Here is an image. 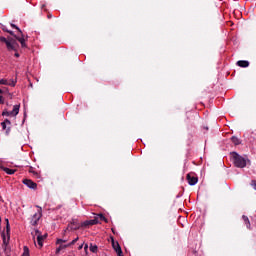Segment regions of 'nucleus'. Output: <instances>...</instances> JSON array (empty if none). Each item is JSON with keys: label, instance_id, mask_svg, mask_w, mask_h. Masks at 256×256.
Here are the masks:
<instances>
[{"label": "nucleus", "instance_id": "obj_8", "mask_svg": "<svg viewBox=\"0 0 256 256\" xmlns=\"http://www.w3.org/2000/svg\"><path fill=\"white\" fill-rule=\"evenodd\" d=\"M111 239H112V247L114 251H116L118 256H122L123 250L121 249V245H119V242H115V239L113 237Z\"/></svg>", "mask_w": 256, "mask_h": 256}, {"label": "nucleus", "instance_id": "obj_25", "mask_svg": "<svg viewBox=\"0 0 256 256\" xmlns=\"http://www.w3.org/2000/svg\"><path fill=\"white\" fill-rule=\"evenodd\" d=\"M57 245H61V243H67V240H63L61 238L57 239L56 241Z\"/></svg>", "mask_w": 256, "mask_h": 256}, {"label": "nucleus", "instance_id": "obj_33", "mask_svg": "<svg viewBox=\"0 0 256 256\" xmlns=\"http://www.w3.org/2000/svg\"><path fill=\"white\" fill-rule=\"evenodd\" d=\"M8 33H9V35H12V37H15V32H13V31H11V30H8Z\"/></svg>", "mask_w": 256, "mask_h": 256}, {"label": "nucleus", "instance_id": "obj_18", "mask_svg": "<svg viewBox=\"0 0 256 256\" xmlns=\"http://www.w3.org/2000/svg\"><path fill=\"white\" fill-rule=\"evenodd\" d=\"M231 141H232V143H234V145H241V140H239V138H237V136H232Z\"/></svg>", "mask_w": 256, "mask_h": 256}, {"label": "nucleus", "instance_id": "obj_13", "mask_svg": "<svg viewBox=\"0 0 256 256\" xmlns=\"http://www.w3.org/2000/svg\"><path fill=\"white\" fill-rule=\"evenodd\" d=\"M236 65H238V67L247 68L249 67V61L240 60V61H237Z\"/></svg>", "mask_w": 256, "mask_h": 256}, {"label": "nucleus", "instance_id": "obj_26", "mask_svg": "<svg viewBox=\"0 0 256 256\" xmlns=\"http://www.w3.org/2000/svg\"><path fill=\"white\" fill-rule=\"evenodd\" d=\"M10 25H11L12 29H16L17 31H19L21 29V28H19L17 25H15L13 23H11Z\"/></svg>", "mask_w": 256, "mask_h": 256}, {"label": "nucleus", "instance_id": "obj_2", "mask_svg": "<svg viewBox=\"0 0 256 256\" xmlns=\"http://www.w3.org/2000/svg\"><path fill=\"white\" fill-rule=\"evenodd\" d=\"M6 221V234L5 231L1 233V237L4 245H9V239H11V226L9 225V219H5Z\"/></svg>", "mask_w": 256, "mask_h": 256}, {"label": "nucleus", "instance_id": "obj_3", "mask_svg": "<svg viewBox=\"0 0 256 256\" xmlns=\"http://www.w3.org/2000/svg\"><path fill=\"white\" fill-rule=\"evenodd\" d=\"M19 109H21V105L16 104L13 107L12 111H7V109H4L2 112L3 117H17L19 115Z\"/></svg>", "mask_w": 256, "mask_h": 256}, {"label": "nucleus", "instance_id": "obj_21", "mask_svg": "<svg viewBox=\"0 0 256 256\" xmlns=\"http://www.w3.org/2000/svg\"><path fill=\"white\" fill-rule=\"evenodd\" d=\"M98 219H100V221H104L105 223H109V221L105 218V215L103 214H97Z\"/></svg>", "mask_w": 256, "mask_h": 256}, {"label": "nucleus", "instance_id": "obj_27", "mask_svg": "<svg viewBox=\"0 0 256 256\" xmlns=\"http://www.w3.org/2000/svg\"><path fill=\"white\" fill-rule=\"evenodd\" d=\"M2 31H5V33H8L9 29H7V26L2 25L1 27Z\"/></svg>", "mask_w": 256, "mask_h": 256}, {"label": "nucleus", "instance_id": "obj_41", "mask_svg": "<svg viewBox=\"0 0 256 256\" xmlns=\"http://www.w3.org/2000/svg\"><path fill=\"white\" fill-rule=\"evenodd\" d=\"M0 223H1V217H0Z\"/></svg>", "mask_w": 256, "mask_h": 256}, {"label": "nucleus", "instance_id": "obj_22", "mask_svg": "<svg viewBox=\"0 0 256 256\" xmlns=\"http://www.w3.org/2000/svg\"><path fill=\"white\" fill-rule=\"evenodd\" d=\"M17 84V79H15V80H9L8 81V85L10 86V87H15V85Z\"/></svg>", "mask_w": 256, "mask_h": 256}, {"label": "nucleus", "instance_id": "obj_37", "mask_svg": "<svg viewBox=\"0 0 256 256\" xmlns=\"http://www.w3.org/2000/svg\"><path fill=\"white\" fill-rule=\"evenodd\" d=\"M0 103H3V96H0Z\"/></svg>", "mask_w": 256, "mask_h": 256}, {"label": "nucleus", "instance_id": "obj_31", "mask_svg": "<svg viewBox=\"0 0 256 256\" xmlns=\"http://www.w3.org/2000/svg\"><path fill=\"white\" fill-rule=\"evenodd\" d=\"M251 185L256 190V180H252Z\"/></svg>", "mask_w": 256, "mask_h": 256}, {"label": "nucleus", "instance_id": "obj_39", "mask_svg": "<svg viewBox=\"0 0 256 256\" xmlns=\"http://www.w3.org/2000/svg\"><path fill=\"white\" fill-rule=\"evenodd\" d=\"M204 129H206V131H209V127H207V126H206V127H204Z\"/></svg>", "mask_w": 256, "mask_h": 256}, {"label": "nucleus", "instance_id": "obj_24", "mask_svg": "<svg viewBox=\"0 0 256 256\" xmlns=\"http://www.w3.org/2000/svg\"><path fill=\"white\" fill-rule=\"evenodd\" d=\"M0 85H9V81L7 79H1Z\"/></svg>", "mask_w": 256, "mask_h": 256}, {"label": "nucleus", "instance_id": "obj_1", "mask_svg": "<svg viewBox=\"0 0 256 256\" xmlns=\"http://www.w3.org/2000/svg\"><path fill=\"white\" fill-rule=\"evenodd\" d=\"M230 155L234 166L238 169H245V167H247V163L251 164V160H249L247 156L243 157L237 152H231Z\"/></svg>", "mask_w": 256, "mask_h": 256}, {"label": "nucleus", "instance_id": "obj_20", "mask_svg": "<svg viewBox=\"0 0 256 256\" xmlns=\"http://www.w3.org/2000/svg\"><path fill=\"white\" fill-rule=\"evenodd\" d=\"M79 241V237H76L72 242L65 244L63 247H71V245H75Z\"/></svg>", "mask_w": 256, "mask_h": 256}, {"label": "nucleus", "instance_id": "obj_32", "mask_svg": "<svg viewBox=\"0 0 256 256\" xmlns=\"http://www.w3.org/2000/svg\"><path fill=\"white\" fill-rule=\"evenodd\" d=\"M88 249H89V245H88V244H85V245H84V251H85V253H87Z\"/></svg>", "mask_w": 256, "mask_h": 256}, {"label": "nucleus", "instance_id": "obj_17", "mask_svg": "<svg viewBox=\"0 0 256 256\" xmlns=\"http://www.w3.org/2000/svg\"><path fill=\"white\" fill-rule=\"evenodd\" d=\"M88 222H89L90 226H92V225H99V217H95L92 220H88Z\"/></svg>", "mask_w": 256, "mask_h": 256}, {"label": "nucleus", "instance_id": "obj_40", "mask_svg": "<svg viewBox=\"0 0 256 256\" xmlns=\"http://www.w3.org/2000/svg\"><path fill=\"white\" fill-rule=\"evenodd\" d=\"M3 93V90L2 89H0V97H1V94Z\"/></svg>", "mask_w": 256, "mask_h": 256}, {"label": "nucleus", "instance_id": "obj_6", "mask_svg": "<svg viewBox=\"0 0 256 256\" xmlns=\"http://www.w3.org/2000/svg\"><path fill=\"white\" fill-rule=\"evenodd\" d=\"M38 209H39V211H38V213H35L33 216H32V218H31V221H30V224L31 225H33L34 227L36 226V225H38V223H39V219H41V217H43V214H42V208L41 207H39V206H36Z\"/></svg>", "mask_w": 256, "mask_h": 256}, {"label": "nucleus", "instance_id": "obj_5", "mask_svg": "<svg viewBox=\"0 0 256 256\" xmlns=\"http://www.w3.org/2000/svg\"><path fill=\"white\" fill-rule=\"evenodd\" d=\"M14 38L16 41H19L22 49H27V43H25V35L23 34V31L18 30V34L14 35Z\"/></svg>", "mask_w": 256, "mask_h": 256}, {"label": "nucleus", "instance_id": "obj_35", "mask_svg": "<svg viewBox=\"0 0 256 256\" xmlns=\"http://www.w3.org/2000/svg\"><path fill=\"white\" fill-rule=\"evenodd\" d=\"M81 249H83V244H81L79 247H78V250L81 251Z\"/></svg>", "mask_w": 256, "mask_h": 256}, {"label": "nucleus", "instance_id": "obj_9", "mask_svg": "<svg viewBox=\"0 0 256 256\" xmlns=\"http://www.w3.org/2000/svg\"><path fill=\"white\" fill-rule=\"evenodd\" d=\"M35 233L37 236V243L39 245V247H43V241H45V239H47V234L41 235V232L39 230H35Z\"/></svg>", "mask_w": 256, "mask_h": 256}, {"label": "nucleus", "instance_id": "obj_11", "mask_svg": "<svg viewBox=\"0 0 256 256\" xmlns=\"http://www.w3.org/2000/svg\"><path fill=\"white\" fill-rule=\"evenodd\" d=\"M8 41L10 43V46L12 48H7L8 51H17V49H19V43H17V40H15L14 38H8Z\"/></svg>", "mask_w": 256, "mask_h": 256}, {"label": "nucleus", "instance_id": "obj_38", "mask_svg": "<svg viewBox=\"0 0 256 256\" xmlns=\"http://www.w3.org/2000/svg\"><path fill=\"white\" fill-rule=\"evenodd\" d=\"M111 231H112V233L115 235V233H116V232H115V228H112Z\"/></svg>", "mask_w": 256, "mask_h": 256}, {"label": "nucleus", "instance_id": "obj_7", "mask_svg": "<svg viewBox=\"0 0 256 256\" xmlns=\"http://www.w3.org/2000/svg\"><path fill=\"white\" fill-rule=\"evenodd\" d=\"M186 179L188 181V185H197V183L199 182V178H197V176L193 175V173H188L186 176Z\"/></svg>", "mask_w": 256, "mask_h": 256}, {"label": "nucleus", "instance_id": "obj_34", "mask_svg": "<svg viewBox=\"0 0 256 256\" xmlns=\"http://www.w3.org/2000/svg\"><path fill=\"white\" fill-rule=\"evenodd\" d=\"M65 245H61L58 249H57V251H61V249H67V247H64Z\"/></svg>", "mask_w": 256, "mask_h": 256}, {"label": "nucleus", "instance_id": "obj_16", "mask_svg": "<svg viewBox=\"0 0 256 256\" xmlns=\"http://www.w3.org/2000/svg\"><path fill=\"white\" fill-rule=\"evenodd\" d=\"M89 249L91 253H97V251H99V247L97 245H93V243L90 244Z\"/></svg>", "mask_w": 256, "mask_h": 256}, {"label": "nucleus", "instance_id": "obj_19", "mask_svg": "<svg viewBox=\"0 0 256 256\" xmlns=\"http://www.w3.org/2000/svg\"><path fill=\"white\" fill-rule=\"evenodd\" d=\"M72 229H75V225L71 224V221H70V223L68 224V226L64 230L63 235H65V233H67V231H73Z\"/></svg>", "mask_w": 256, "mask_h": 256}, {"label": "nucleus", "instance_id": "obj_29", "mask_svg": "<svg viewBox=\"0 0 256 256\" xmlns=\"http://www.w3.org/2000/svg\"><path fill=\"white\" fill-rule=\"evenodd\" d=\"M3 123H5L6 125H11V120H9V119H5L4 121H3Z\"/></svg>", "mask_w": 256, "mask_h": 256}, {"label": "nucleus", "instance_id": "obj_12", "mask_svg": "<svg viewBox=\"0 0 256 256\" xmlns=\"http://www.w3.org/2000/svg\"><path fill=\"white\" fill-rule=\"evenodd\" d=\"M0 42L5 43L7 49H13V47H11V43L9 42V38L7 39L3 36H0Z\"/></svg>", "mask_w": 256, "mask_h": 256}, {"label": "nucleus", "instance_id": "obj_10", "mask_svg": "<svg viewBox=\"0 0 256 256\" xmlns=\"http://www.w3.org/2000/svg\"><path fill=\"white\" fill-rule=\"evenodd\" d=\"M22 183L26 185L28 189H33L34 191L37 189V183L33 182L31 179H24Z\"/></svg>", "mask_w": 256, "mask_h": 256}, {"label": "nucleus", "instance_id": "obj_23", "mask_svg": "<svg viewBox=\"0 0 256 256\" xmlns=\"http://www.w3.org/2000/svg\"><path fill=\"white\" fill-rule=\"evenodd\" d=\"M22 256H30L29 255V247L24 246V252H23Z\"/></svg>", "mask_w": 256, "mask_h": 256}, {"label": "nucleus", "instance_id": "obj_36", "mask_svg": "<svg viewBox=\"0 0 256 256\" xmlns=\"http://www.w3.org/2000/svg\"><path fill=\"white\" fill-rule=\"evenodd\" d=\"M14 56L15 57H20L19 53H17V52L14 54Z\"/></svg>", "mask_w": 256, "mask_h": 256}, {"label": "nucleus", "instance_id": "obj_28", "mask_svg": "<svg viewBox=\"0 0 256 256\" xmlns=\"http://www.w3.org/2000/svg\"><path fill=\"white\" fill-rule=\"evenodd\" d=\"M10 133H11V127L6 128L5 135L9 136Z\"/></svg>", "mask_w": 256, "mask_h": 256}, {"label": "nucleus", "instance_id": "obj_15", "mask_svg": "<svg viewBox=\"0 0 256 256\" xmlns=\"http://www.w3.org/2000/svg\"><path fill=\"white\" fill-rule=\"evenodd\" d=\"M242 219H243L247 229H251V222L249 221V217H247L246 215H243Z\"/></svg>", "mask_w": 256, "mask_h": 256}, {"label": "nucleus", "instance_id": "obj_14", "mask_svg": "<svg viewBox=\"0 0 256 256\" xmlns=\"http://www.w3.org/2000/svg\"><path fill=\"white\" fill-rule=\"evenodd\" d=\"M1 169H2V171H4V173H7V175H14V173L16 171L15 169L7 168L4 166H2Z\"/></svg>", "mask_w": 256, "mask_h": 256}, {"label": "nucleus", "instance_id": "obj_30", "mask_svg": "<svg viewBox=\"0 0 256 256\" xmlns=\"http://www.w3.org/2000/svg\"><path fill=\"white\" fill-rule=\"evenodd\" d=\"M2 129L5 131V129H7V124L5 122L1 123Z\"/></svg>", "mask_w": 256, "mask_h": 256}, {"label": "nucleus", "instance_id": "obj_4", "mask_svg": "<svg viewBox=\"0 0 256 256\" xmlns=\"http://www.w3.org/2000/svg\"><path fill=\"white\" fill-rule=\"evenodd\" d=\"M71 225H75V228H71L72 231H77L81 229V227H90L89 220L79 223V220L75 218H72Z\"/></svg>", "mask_w": 256, "mask_h": 256}]
</instances>
